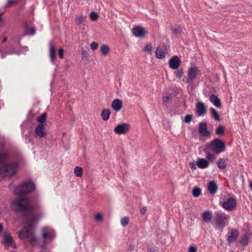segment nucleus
Returning a JSON list of instances; mask_svg holds the SVG:
<instances>
[{"instance_id":"6e6552de","label":"nucleus","mask_w":252,"mask_h":252,"mask_svg":"<svg viewBox=\"0 0 252 252\" xmlns=\"http://www.w3.org/2000/svg\"><path fill=\"white\" fill-rule=\"evenodd\" d=\"M130 129V126L127 123H122L117 125L114 131L118 134H124L127 133Z\"/></svg>"},{"instance_id":"58836bf2","label":"nucleus","mask_w":252,"mask_h":252,"mask_svg":"<svg viewBox=\"0 0 252 252\" xmlns=\"http://www.w3.org/2000/svg\"><path fill=\"white\" fill-rule=\"evenodd\" d=\"M128 219L126 217L122 218L121 220V223L122 225L125 226L128 223Z\"/></svg>"},{"instance_id":"8fccbe9b","label":"nucleus","mask_w":252,"mask_h":252,"mask_svg":"<svg viewBox=\"0 0 252 252\" xmlns=\"http://www.w3.org/2000/svg\"><path fill=\"white\" fill-rule=\"evenodd\" d=\"M174 31H175V32H177L180 31V28H179L178 29H175Z\"/></svg>"},{"instance_id":"20e7f679","label":"nucleus","mask_w":252,"mask_h":252,"mask_svg":"<svg viewBox=\"0 0 252 252\" xmlns=\"http://www.w3.org/2000/svg\"><path fill=\"white\" fill-rule=\"evenodd\" d=\"M216 214V227L218 229H222L226 224V221L229 219V215L221 211H217Z\"/></svg>"},{"instance_id":"4be33fe9","label":"nucleus","mask_w":252,"mask_h":252,"mask_svg":"<svg viewBox=\"0 0 252 252\" xmlns=\"http://www.w3.org/2000/svg\"><path fill=\"white\" fill-rule=\"evenodd\" d=\"M111 114L110 110L108 109H104L101 112L100 116L103 121H107Z\"/></svg>"},{"instance_id":"f3484780","label":"nucleus","mask_w":252,"mask_h":252,"mask_svg":"<svg viewBox=\"0 0 252 252\" xmlns=\"http://www.w3.org/2000/svg\"><path fill=\"white\" fill-rule=\"evenodd\" d=\"M239 234V231L236 229H231V234L228 237L227 241L229 243L234 242Z\"/></svg>"},{"instance_id":"a211bd4d","label":"nucleus","mask_w":252,"mask_h":252,"mask_svg":"<svg viewBox=\"0 0 252 252\" xmlns=\"http://www.w3.org/2000/svg\"><path fill=\"white\" fill-rule=\"evenodd\" d=\"M197 165L199 168L205 169L209 166V162L205 158H198L197 160Z\"/></svg>"},{"instance_id":"de8ad7c7","label":"nucleus","mask_w":252,"mask_h":252,"mask_svg":"<svg viewBox=\"0 0 252 252\" xmlns=\"http://www.w3.org/2000/svg\"><path fill=\"white\" fill-rule=\"evenodd\" d=\"M146 211V208L143 207L141 209L140 213L141 214L144 215L145 214Z\"/></svg>"},{"instance_id":"49530a36","label":"nucleus","mask_w":252,"mask_h":252,"mask_svg":"<svg viewBox=\"0 0 252 252\" xmlns=\"http://www.w3.org/2000/svg\"><path fill=\"white\" fill-rule=\"evenodd\" d=\"M59 56L61 59H63V49L60 48L59 50Z\"/></svg>"},{"instance_id":"39448f33","label":"nucleus","mask_w":252,"mask_h":252,"mask_svg":"<svg viewBox=\"0 0 252 252\" xmlns=\"http://www.w3.org/2000/svg\"><path fill=\"white\" fill-rule=\"evenodd\" d=\"M200 71L198 67L195 66H191L188 70V79L187 82L191 87L192 86L193 81L196 79L197 75L199 74Z\"/></svg>"},{"instance_id":"c9c22d12","label":"nucleus","mask_w":252,"mask_h":252,"mask_svg":"<svg viewBox=\"0 0 252 252\" xmlns=\"http://www.w3.org/2000/svg\"><path fill=\"white\" fill-rule=\"evenodd\" d=\"M90 17L92 21H94L98 19V15L96 13L94 12H92L90 14Z\"/></svg>"},{"instance_id":"a19ab883","label":"nucleus","mask_w":252,"mask_h":252,"mask_svg":"<svg viewBox=\"0 0 252 252\" xmlns=\"http://www.w3.org/2000/svg\"><path fill=\"white\" fill-rule=\"evenodd\" d=\"M175 76L177 78L181 79L183 75V71L182 69L178 70L176 71L175 72Z\"/></svg>"},{"instance_id":"09e8293b","label":"nucleus","mask_w":252,"mask_h":252,"mask_svg":"<svg viewBox=\"0 0 252 252\" xmlns=\"http://www.w3.org/2000/svg\"><path fill=\"white\" fill-rule=\"evenodd\" d=\"M3 229V225L2 223H0V232L2 231Z\"/></svg>"},{"instance_id":"dca6fc26","label":"nucleus","mask_w":252,"mask_h":252,"mask_svg":"<svg viewBox=\"0 0 252 252\" xmlns=\"http://www.w3.org/2000/svg\"><path fill=\"white\" fill-rule=\"evenodd\" d=\"M198 131L204 136H207L209 135V132L207 129V125L205 123H200L199 124Z\"/></svg>"},{"instance_id":"79ce46f5","label":"nucleus","mask_w":252,"mask_h":252,"mask_svg":"<svg viewBox=\"0 0 252 252\" xmlns=\"http://www.w3.org/2000/svg\"><path fill=\"white\" fill-rule=\"evenodd\" d=\"M18 0H8L6 6H11L14 4H16L18 2Z\"/></svg>"},{"instance_id":"f8f14e48","label":"nucleus","mask_w":252,"mask_h":252,"mask_svg":"<svg viewBox=\"0 0 252 252\" xmlns=\"http://www.w3.org/2000/svg\"><path fill=\"white\" fill-rule=\"evenodd\" d=\"M181 63L180 59L176 56L172 57L169 61V67L171 69H177Z\"/></svg>"},{"instance_id":"c756f323","label":"nucleus","mask_w":252,"mask_h":252,"mask_svg":"<svg viewBox=\"0 0 252 252\" xmlns=\"http://www.w3.org/2000/svg\"><path fill=\"white\" fill-rule=\"evenodd\" d=\"M74 173L77 177H81L83 175V169L81 167L76 166L74 169Z\"/></svg>"},{"instance_id":"1a4fd4ad","label":"nucleus","mask_w":252,"mask_h":252,"mask_svg":"<svg viewBox=\"0 0 252 252\" xmlns=\"http://www.w3.org/2000/svg\"><path fill=\"white\" fill-rule=\"evenodd\" d=\"M156 56L158 59H161L165 57L168 53V49L166 46L157 48L156 52Z\"/></svg>"},{"instance_id":"6ab92c4d","label":"nucleus","mask_w":252,"mask_h":252,"mask_svg":"<svg viewBox=\"0 0 252 252\" xmlns=\"http://www.w3.org/2000/svg\"><path fill=\"white\" fill-rule=\"evenodd\" d=\"M111 107L115 111H119L122 107L121 100L119 99H114L112 102Z\"/></svg>"},{"instance_id":"ea45409f","label":"nucleus","mask_w":252,"mask_h":252,"mask_svg":"<svg viewBox=\"0 0 252 252\" xmlns=\"http://www.w3.org/2000/svg\"><path fill=\"white\" fill-rule=\"evenodd\" d=\"M170 95L169 94H166L164 95L162 97L163 101L164 103H167L170 99Z\"/></svg>"},{"instance_id":"3c124183","label":"nucleus","mask_w":252,"mask_h":252,"mask_svg":"<svg viewBox=\"0 0 252 252\" xmlns=\"http://www.w3.org/2000/svg\"><path fill=\"white\" fill-rule=\"evenodd\" d=\"M7 40V38L6 37H4L3 39V40H2V42H5Z\"/></svg>"},{"instance_id":"2eb2a0df","label":"nucleus","mask_w":252,"mask_h":252,"mask_svg":"<svg viewBox=\"0 0 252 252\" xmlns=\"http://www.w3.org/2000/svg\"><path fill=\"white\" fill-rule=\"evenodd\" d=\"M36 135L39 137H43L46 135L45 130V124H40L36 127L35 130Z\"/></svg>"},{"instance_id":"4c0bfd02","label":"nucleus","mask_w":252,"mask_h":252,"mask_svg":"<svg viewBox=\"0 0 252 252\" xmlns=\"http://www.w3.org/2000/svg\"><path fill=\"white\" fill-rule=\"evenodd\" d=\"M192 116L191 115L188 114L187 115L184 120V122L186 123H189L192 120Z\"/></svg>"},{"instance_id":"b1692460","label":"nucleus","mask_w":252,"mask_h":252,"mask_svg":"<svg viewBox=\"0 0 252 252\" xmlns=\"http://www.w3.org/2000/svg\"><path fill=\"white\" fill-rule=\"evenodd\" d=\"M55 53L56 51L54 46L52 44H50L49 55L52 62H53L55 59Z\"/></svg>"},{"instance_id":"6e6d98bb","label":"nucleus","mask_w":252,"mask_h":252,"mask_svg":"<svg viewBox=\"0 0 252 252\" xmlns=\"http://www.w3.org/2000/svg\"><path fill=\"white\" fill-rule=\"evenodd\" d=\"M230 252H233V251H230Z\"/></svg>"},{"instance_id":"4468645a","label":"nucleus","mask_w":252,"mask_h":252,"mask_svg":"<svg viewBox=\"0 0 252 252\" xmlns=\"http://www.w3.org/2000/svg\"><path fill=\"white\" fill-rule=\"evenodd\" d=\"M207 189L209 193L214 195L215 194L218 189V186L217 183L214 181H210L207 186Z\"/></svg>"},{"instance_id":"bb28decb","label":"nucleus","mask_w":252,"mask_h":252,"mask_svg":"<svg viewBox=\"0 0 252 252\" xmlns=\"http://www.w3.org/2000/svg\"><path fill=\"white\" fill-rule=\"evenodd\" d=\"M217 165L220 169H223L226 167V164L224 158H220L217 161Z\"/></svg>"},{"instance_id":"ddd939ff","label":"nucleus","mask_w":252,"mask_h":252,"mask_svg":"<svg viewBox=\"0 0 252 252\" xmlns=\"http://www.w3.org/2000/svg\"><path fill=\"white\" fill-rule=\"evenodd\" d=\"M3 243L6 249H9L10 247H15L12 237L9 235L4 233L3 236Z\"/></svg>"},{"instance_id":"473e14b6","label":"nucleus","mask_w":252,"mask_h":252,"mask_svg":"<svg viewBox=\"0 0 252 252\" xmlns=\"http://www.w3.org/2000/svg\"><path fill=\"white\" fill-rule=\"evenodd\" d=\"M201 193V189L198 188H196L193 189L192 190V195L194 197H198Z\"/></svg>"},{"instance_id":"9b49d317","label":"nucleus","mask_w":252,"mask_h":252,"mask_svg":"<svg viewBox=\"0 0 252 252\" xmlns=\"http://www.w3.org/2000/svg\"><path fill=\"white\" fill-rule=\"evenodd\" d=\"M132 31L133 35L137 37L143 36L147 32L145 28L140 26L133 28Z\"/></svg>"},{"instance_id":"5fc2aeb1","label":"nucleus","mask_w":252,"mask_h":252,"mask_svg":"<svg viewBox=\"0 0 252 252\" xmlns=\"http://www.w3.org/2000/svg\"><path fill=\"white\" fill-rule=\"evenodd\" d=\"M2 214V212L1 209H0V216Z\"/></svg>"},{"instance_id":"393cba45","label":"nucleus","mask_w":252,"mask_h":252,"mask_svg":"<svg viewBox=\"0 0 252 252\" xmlns=\"http://www.w3.org/2000/svg\"><path fill=\"white\" fill-rule=\"evenodd\" d=\"M153 50V46L151 43H147L144 46L143 51L148 54H151Z\"/></svg>"},{"instance_id":"9d476101","label":"nucleus","mask_w":252,"mask_h":252,"mask_svg":"<svg viewBox=\"0 0 252 252\" xmlns=\"http://www.w3.org/2000/svg\"><path fill=\"white\" fill-rule=\"evenodd\" d=\"M207 107L202 102H198L196 105V112L198 116H201L206 114Z\"/></svg>"},{"instance_id":"0eeeda50","label":"nucleus","mask_w":252,"mask_h":252,"mask_svg":"<svg viewBox=\"0 0 252 252\" xmlns=\"http://www.w3.org/2000/svg\"><path fill=\"white\" fill-rule=\"evenodd\" d=\"M222 207L227 211H232L236 207V201L233 197H229L221 203Z\"/></svg>"},{"instance_id":"2f4dec72","label":"nucleus","mask_w":252,"mask_h":252,"mask_svg":"<svg viewBox=\"0 0 252 252\" xmlns=\"http://www.w3.org/2000/svg\"><path fill=\"white\" fill-rule=\"evenodd\" d=\"M94 219L97 222H101L103 220V216L100 213L95 214L94 216Z\"/></svg>"},{"instance_id":"a878e982","label":"nucleus","mask_w":252,"mask_h":252,"mask_svg":"<svg viewBox=\"0 0 252 252\" xmlns=\"http://www.w3.org/2000/svg\"><path fill=\"white\" fill-rule=\"evenodd\" d=\"M86 16L82 14H80L76 17V21L78 25H85Z\"/></svg>"},{"instance_id":"5701e85b","label":"nucleus","mask_w":252,"mask_h":252,"mask_svg":"<svg viewBox=\"0 0 252 252\" xmlns=\"http://www.w3.org/2000/svg\"><path fill=\"white\" fill-rule=\"evenodd\" d=\"M250 233L247 232L242 237L241 240H240V244L243 246H246L248 245L249 242V236L250 235Z\"/></svg>"},{"instance_id":"864d4df0","label":"nucleus","mask_w":252,"mask_h":252,"mask_svg":"<svg viewBox=\"0 0 252 252\" xmlns=\"http://www.w3.org/2000/svg\"><path fill=\"white\" fill-rule=\"evenodd\" d=\"M13 53L19 54V53H17V52H11V53H9V54H13Z\"/></svg>"},{"instance_id":"7c9ffc66","label":"nucleus","mask_w":252,"mask_h":252,"mask_svg":"<svg viewBox=\"0 0 252 252\" xmlns=\"http://www.w3.org/2000/svg\"><path fill=\"white\" fill-rule=\"evenodd\" d=\"M224 132V128L222 126H219L216 128V134L222 136L223 135Z\"/></svg>"},{"instance_id":"37998d69","label":"nucleus","mask_w":252,"mask_h":252,"mask_svg":"<svg viewBox=\"0 0 252 252\" xmlns=\"http://www.w3.org/2000/svg\"><path fill=\"white\" fill-rule=\"evenodd\" d=\"M97 47H98V44L97 43H96L95 42H93L91 44V48L93 50H95V49H96L97 48Z\"/></svg>"},{"instance_id":"f257e3e1","label":"nucleus","mask_w":252,"mask_h":252,"mask_svg":"<svg viewBox=\"0 0 252 252\" xmlns=\"http://www.w3.org/2000/svg\"><path fill=\"white\" fill-rule=\"evenodd\" d=\"M35 185L32 182H25L16 187L14 190V193L21 197L13 200L10 206L12 210L19 212L29 214V215L25 218V226L19 232V237L21 239H27L32 246L37 244V239L33 232V227L35 223L41 218L34 215L33 206L31 199L23 196L35 189Z\"/></svg>"},{"instance_id":"423d86ee","label":"nucleus","mask_w":252,"mask_h":252,"mask_svg":"<svg viewBox=\"0 0 252 252\" xmlns=\"http://www.w3.org/2000/svg\"><path fill=\"white\" fill-rule=\"evenodd\" d=\"M42 233L43 238L46 242L51 241L55 237L54 231L49 227L43 228Z\"/></svg>"},{"instance_id":"72a5a7b5","label":"nucleus","mask_w":252,"mask_h":252,"mask_svg":"<svg viewBox=\"0 0 252 252\" xmlns=\"http://www.w3.org/2000/svg\"><path fill=\"white\" fill-rule=\"evenodd\" d=\"M26 32L28 34L33 35L35 33L34 28L26 26Z\"/></svg>"},{"instance_id":"412c9836","label":"nucleus","mask_w":252,"mask_h":252,"mask_svg":"<svg viewBox=\"0 0 252 252\" xmlns=\"http://www.w3.org/2000/svg\"><path fill=\"white\" fill-rule=\"evenodd\" d=\"M210 100L217 107L221 106V102L220 99L215 95L212 94L210 96Z\"/></svg>"},{"instance_id":"f03ea898","label":"nucleus","mask_w":252,"mask_h":252,"mask_svg":"<svg viewBox=\"0 0 252 252\" xmlns=\"http://www.w3.org/2000/svg\"><path fill=\"white\" fill-rule=\"evenodd\" d=\"M10 159V156L8 151L0 146V177H11L14 175L18 168V164L16 162L6 163Z\"/></svg>"},{"instance_id":"aec40b11","label":"nucleus","mask_w":252,"mask_h":252,"mask_svg":"<svg viewBox=\"0 0 252 252\" xmlns=\"http://www.w3.org/2000/svg\"><path fill=\"white\" fill-rule=\"evenodd\" d=\"M212 217V213L211 211H205L202 214L203 220L206 222H210Z\"/></svg>"},{"instance_id":"cd10ccee","label":"nucleus","mask_w":252,"mask_h":252,"mask_svg":"<svg viewBox=\"0 0 252 252\" xmlns=\"http://www.w3.org/2000/svg\"><path fill=\"white\" fill-rule=\"evenodd\" d=\"M100 50L103 56H106L109 52L110 49L107 45L103 44L101 46Z\"/></svg>"},{"instance_id":"e433bc0d","label":"nucleus","mask_w":252,"mask_h":252,"mask_svg":"<svg viewBox=\"0 0 252 252\" xmlns=\"http://www.w3.org/2000/svg\"><path fill=\"white\" fill-rule=\"evenodd\" d=\"M206 158L208 160H213L215 159L214 156L210 152H206Z\"/></svg>"},{"instance_id":"7ed1b4c3","label":"nucleus","mask_w":252,"mask_h":252,"mask_svg":"<svg viewBox=\"0 0 252 252\" xmlns=\"http://www.w3.org/2000/svg\"><path fill=\"white\" fill-rule=\"evenodd\" d=\"M209 148L213 152L220 154L225 151V143L220 139L216 138L210 143Z\"/></svg>"},{"instance_id":"c03bdc74","label":"nucleus","mask_w":252,"mask_h":252,"mask_svg":"<svg viewBox=\"0 0 252 252\" xmlns=\"http://www.w3.org/2000/svg\"><path fill=\"white\" fill-rule=\"evenodd\" d=\"M188 252H197L196 247L193 246H190L189 247V250Z\"/></svg>"},{"instance_id":"a18cd8bd","label":"nucleus","mask_w":252,"mask_h":252,"mask_svg":"<svg viewBox=\"0 0 252 252\" xmlns=\"http://www.w3.org/2000/svg\"><path fill=\"white\" fill-rule=\"evenodd\" d=\"M189 166L192 170H195L196 168V166H197V161L196 162H192L190 163Z\"/></svg>"},{"instance_id":"603ef678","label":"nucleus","mask_w":252,"mask_h":252,"mask_svg":"<svg viewBox=\"0 0 252 252\" xmlns=\"http://www.w3.org/2000/svg\"><path fill=\"white\" fill-rule=\"evenodd\" d=\"M250 187L251 189L252 190V182L251 183V184L250 185Z\"/></svg>"},{"instance_id":"c85d7f7f","label":"nucleus","mask_w":252,"mask_h":252,"mask_svg":"<svg viewBox=\"0 0 252 252\" xmlns=\"http://www.w3.org/2000/svg\"><path fill=\"white\" fill-rule=\"evenodd\" d=\"M210 111L211 115L214 119L218 121H220V119L218 111L213 108H211Z\"/></svg>"},{"instance_id":"f704fd0d","label":"nucleus","mask_w":252,"mask_h":252,"mask_svg":"<svg viewBox=\"0 0 252 252\" xmlns=\"http://www.w3.org/2000/svg\"><path fill=\"white\" fill-rule=\"evenodd\" d=\"M46 118V114L43 113L41 115H40L37 119V121L40 123L41 124H43V123L45 121Z\"/></svg>"}]
</instances>
